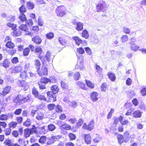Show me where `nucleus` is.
<instances>
[{
	"label": "nucleus",
	"mask_w": 146,
	"mask_h": 146,
	"mask_svg": "<svg viewBox=\"0 0 146 146\" xmlns=\"http://www.w3.org/2000/svg\"><path fill=\"white\" fill-rule=\"evenodd\" d=\"M14 102L17 104L20 105L27 102H31L33 101V99L29 95L26 97H24L21 95H18L14 100Z\"/></svg>",
	"instance_id": "1"
},
{
	"label": "nucleus",
	"mask_w": 146,
	"mask_h": 146,
	"mask_svg": "<svg viewBox=\"0 0 146 146\" xmlns=\"http://www.w3.org/2000/svg\"><path fill=\"white\" fill-rule=\"evenodd\" d=\"M51 91L47 92V94L48 96L50 97L51 100L52 98L53 102H54L56 100V94L58 93L59 89L57 85H54L51 87Z\"/></svg>",
	"instance_id": "2"
},
{
	"label": "nucleus",
	"mask_w": 146,
	"mask_h": 146,
	"mask_svg": "<svg viewBox=\"0 0 146 146\" xmlns=\"http://www.w3.org/2000/svg\"><path fill=\"white\" fill-rule=\"evenodd\" d=\"M107 9L106 2L104 1H100L99 2L96 6V10L97 12H105Z\"/></svg>",
	"instance_id": "3"
},
{
	"label": "nucleus",
	"mask_w": 146,
	"mask_h": 146,
	"mask_svg": "<svg viewBox=\"0 0 146 146\" xmlns=\"http://www.w3.org/2000/svg\"><path fill=\"white\" fill-rule=\"evenodd\" d=\"M66 11L65 7L64 6L61 5L57 7L55 10V12L57 16L62 17L65 15Z\"/></svg>",
	"instance_id": "4"
},
{
	"label": "nucleus",
	"mask_w": 146,
	"mask_h": 146,
	"mask_svg": "<svg viewBox=\"0 0 146 146\" xmlns=\"http://www.w3.org/2000/svg\"><path fill=\"white\" fill-rule=\"evenodd\" d=\"M25 22L26 23L25 24L21 25L19 27L20 29L24 31H26L27 30L28 28L27 27V25L29 27H31L32 26L33 24V21L31 19H29V20L27 19Z\"/></svg>",
	"instance_id": "5"
},
{
	"label": "nucleus",
	"mask_w": 146,
	"mask_h": 146,
	"mask_svg": "<svg viewBox=\"0 0 146 146\" xmlns=\"http://www.w3.org/2000/svg\"><path fill=\"white\" fill-rule=\"evenodd\" d=\"M136 41V39L134 37L131 38L130 41V48L132 50L135 52L137 51L139 48V46L135 44Z\"/></svg>",
	"instance_id": "6"
},
{
	"label": "nucleus",
	"mask_w": 146,
	"mask_h": 146,
	"mask_svg": "<svg viewBox=\"0 0 146 146\" xmlns=\"http://www.w3.org/2000/svg\"><path fill=\"white\" fill-rule=\"evenodd\" d=\"M94 122L93 120L91 121L87 125L86 123H84L82 127L83 129H86L90 131L94 128Z\"/></svg>",
	"instance_id": "7"
},
{
	"label": "nucleus",
	"mask_w": 146,
	"mask_h": 146,
	"mask_svg": "<svg viewBox=\"0 0 146 146\" xmlns=\"http://www.w3.org/2000/svg\"><path fill=\"white\" fill-rule=\"evenodd\" d=\"M61 137V136L59 135L52 136L50 138L48 139L46 144L48 145L52 144L55 141H58Z\"/></svg>",
	"instance_id": "8"
},
{
	"label": "nucleus",
	"mask_w": 146,
	"mask_h": 146,
	"mask_svg": "<svg viewBox=\"0 0 146 146\" xmlns=\"http://www.w3.org/2000/svg\"><path fill=\"white\" fill-rule=\"evenodd\" d=\"M37 72L38 74L40 76H43L47 75V68L44 66L43 67L41 70L40 68L37 69Z\"/></svg>",
	"instance_id": "9"
},
{
	"label": "nucleus",
	"mask_w": 146,
	"mask_h": 146,
	"mask_svg": "<svg viewBox=\"0 0 146 146\" xmlns=\"http://www.w3.org/2000/svg\"><path fill=\"white\" fill-rule=\"evenodd\" d=\"M98 94L96 92H93L90 94V96L91 100L93 102H95L97 101L98 98L97 96Z\"/></svg>",
	"instance_id": "10"
},
{
	"label": "nucleus",
	"mask_w": 146,
	"mask_h": 146,
	"mask_svg": "<svg viewBox=\"0 0 146 146\" xmlns=\"http://www.w3.org/2000/svg\"><path fill=\"white\" fill-rule=\"evenodd\" d=\"M32 40L37 44H40L42 42L41 38L39 36L37 35L33 36L32 38Z\"/></svg>",
	"instance_id": "11"
},
{
	"label": "nucleus",
	"mask_w": 146,
	"mask_h": 146,
	"mask_svg": "<svg viewBox=\"0 0 146 146\" xmlns=\"http://www.w3.org/2000/svg\"><path fill=\"white\" fill-rule=\"evenodd\" d=\"M76 69H79L80 70H82L84 68L83 62L80 59L78 60L77 64L75 66Z\"/></svg>",
	"instance_id": "12"
},
{
	"label": "nucleus",
	"mask_w": 146,
	"mask_h": 146,
	"mask_svg": "<svg viewBox=\"0 0 146 146\" xmlns=\"http://www.w3.org/2000/svg\"><path fill=\"white\" fill-rule=\"evenodd\" d=\"M10 62L7 59H5L3 62H0V65L6 68L9 66Z\"/></svg>",
	"instance_id": "13"
},
{
	"label": "nucleus",
	"mask_w": 146,
	"mask_h": 146,
	"mask_svg": "<svg viewBox=\"0 0 146 146\" xmlns=\"http://www.w3.org/2000/svg\"><path fill=\"white\" fill-rule=\"evenodd\" d=\"M11 87L10 86H8L4 87L3 90L1 94L3 96H5L7 94L9 93L11 90Z\"/></svg>",
	"instance_id": "14"
},
{
	"label": "nucleus",
	"mask_w": 146,
	"mask_h": 146,
	"mask_svg": "<svg viewBox=\"0 0 146 146\" xmlns=\"http://www.w3.org/2000/svg\"><path fill=\"white\" fill-rule=\"evenodd\" d=\"M72 38L74 40L76 44L78 46H79L80 44L82 42V40L78 36H73L72 37Z\"/></svg>",
	"instance_id": "15"
},
{
	"label": "nucleus",
	"mask_w": 146,
	"mask_h": 146,
	"mask_svg": "<svg viewBox=\"0 0 146 146\" xmlns=\"http://www.w3.org/2000/svg\"><path fill=\"white\" fill-rule=\"evenodd\" d=\"M142 112L139 110L135 111L133 113V117L135 118L140 117L142 115Z\"/></svg>",
	"instance_id": "16"
},
{
	"label": "nucleus",
	"mask_w": 146,
	"mask_h": 146,
	"mask_svg": "<svg viewBox=\"0 0 146 146\" xmlns=\"http://www.w3.org/2000/svg\"><path fill=\"white\" fill-rule=\"evenodd\" d=\"M60 127L62 130H69L71 129V127L69 125L65 123L62 124Z\"/></svg>",
	"instance_id": "17"
},
{
	"label": "nucleus",
	"mask_w": 146,
	"mask_h": 146,
	"mask_svg": "<svg viewBox=\"0 0 146 146\" xmlns=\"http://www.w3.org/2000/svg\"><path fill=\"white\" fill-rule=\"evenodd\" d=\"M76 84L80 88L83 90H86L87 88L86 87L85 84L84 83L81 81H78L76 82Z\"/></svg>",
	"instance_id": "18"
},
{
	"label": "nucleus",
	"mask_w": 146,
	"mask_h": 146,
	"mask_svg": "<svg viewBox=\"0 0 146 146\" xmlns=\"http://www.w3.org/2000/svg\"><path fill=\"white\" fill-rule=\"evenodd\" d=\"M85 141L87 144H90L91 143V136L90 134H85L84 136Z\"/></svg>",
	"instance_id": "19"
},
{
	"label": "nucleus",
	"mask_w": 146,
	"mask_h": 146,
	"mask_svg": "<svg viewBox=\"0 0 146 146\" xmlns=\"http://www.w3.org/2000/svg\"><path fill=\"white\" fill-rule=\"evenodd\" d=\"M76 28V30L78 31H82L83 29V25L82 23L81 22H78L77 24Z\"/></svg>",
	"instance_id": "20"
},
{
	"label": "nucleus",
	"mask_w": 146,
	"mask_h": 146,
	"mask_svg": "<svg viewBox=\"0 0 146 146\" xmlns=\"http://www.w3.org/2000/svg\"><path fill=\"white\" fill-rule=\"evenodd\" d=\"M108 75L110 80L113 81H114L116 79V77L115 74L113 73L109 72L108 73Z\"/></svg>",
	"instance_id": "21"
},
{
	"label": "nucleus",
	"mask_w": 146,
	"mask_h": 146,
	"mask_svg": "<svg viewBox=\"0 0 146 146\" xmlns=\"http://www.w3.org/2000/svg\"><path fill=\"white\" fill-rule=\"evenodd\" d=\"M77 52L79 53V56L77 54V56L78 57V58L79 59H80V56H82V55H80V54H83L84 53L85 51L84 49L82 47H80L78 48L77 49Z\"/></svg>",
	"instance_id": "22"
},
{
	"label": "nucleus",
	"mask_w": 146,
	"mask_h": 146,
	"mask_svg": "<svg viewBox=\"0 0 146 146\" xmlns=\"http://www.w3.org/2000/svg\"><path fill=\"white\" fill-rule=\"evenodd\" d=\"M117 138L118 141L120 144H121L124 141V139L123 136L122 135L120 134L118 135H117Z\"/></svg>",
	"instance_id": "23"
},
{
	"label": "nucleus",
	"mask_w": 146,
	"mask_h": 146,
	"mask_svg": "<svg viewBox=\"0 0 146 146\" xmlns=\"http://www.w3.org/2000/svg\"><path fill=\"white\" fill-rule=\"evenodd\" d=\"M31 134L32 133L29 128H27L24 130V136L26 138L29 137Z\"/></svg>",
	"instance_id": "24"
},
{
	"label": "nucleus",
	"mask_w": 146,
	"mask_h": 146,
	"mask_svg": "<svg viewBox=\"0 0 146 146\" xmlns=\"http://www.w3.org/2000/svg\"><path fill=\"white\" fill-rule=\"evenodd\" d=\"M82 36L83 37L85 38L86 39L88 38L89 37V35L88 31L85 29L82 31Z\"/></svg>",
	"instance_id": "25"
},
{
	"label": "nucleus",
	"mask_w": 146,
	"mask_h": 146,
	"mask_svg": "<svg viewBox=\"0 0 146 146\" xmlns=\"http://www.w3.org/2000/svg\"><path fill=\"white\" fill-rule=\"evenodd\" d=\"M19 18L22 22L25 21L27 20L26 16L24 13H20L19 17Z\"/></svg>",
	"instance_id": "26"
},
{
	"label": "nucleus",
	"mask_w": 146,
	"mask_h": 146,
	"mask_svg": "<svg viewBox=\"0 0 146 146\" xmlns=\"http://www.w3.org/2000/svg\"><path fill=\"white\" fill-rule=\"evenodd\" d=\"M27 72L26 70H24L23 72H21V73L20 74V77L21 78L24 79L27 77H28V75L27 74Z\"/></svg>",
	"instance_id": "27"
},
{
	"label": "nucleus",
	"mask_w": 146,
	"mask_h": 146,
	"mask_svg": "<svg viewBox=\"0 0 146 146\" xmlns=\"http://www.w3.org/2000/svg\"><path fill=\"white\" fill-rule=\"evenodd\" d=\"M17 84L19 86L23 87L25 86L26 84V82L24 80H18L17 81Z\"/></svg>",
	"instance_id": "28"
},
{
	"label": "nucleus",
	"mask_w": 146,
	"mask_h": 146,
	"mask_svg": "<svg viewBox=\"0 0 146 146\" xmlns=\"http://www.w3.org/2000/svg\"><path fill=\"white\" fill-rule=\"evenodd\" d=\"M16 29L15 30H14L13 31V35L15 36H19L21 35L22 32L21 31V29Z\"/></svg>",
	"instance_id": "29"
},
{
	"label": "nucleus",
	"mask_w": 146,
	"mask_h": 146,
	"mask_svg": "<svg viewBox=\"0 0 146 146\" xmlns=\"http://www.w3.org/2000/svg\"><path fill=\"white\" fill-rule=\"evenodd\" d=\"M48 82H49L48 79L45 77H44L41 78L39 82L42 84L44 83V84H46Z\"/></svg>",
	"instance_id": "30"
},
{
	"label": "nucleus",
	"mask_w": 146,
	"mask_h": 146,
	"mask_svg": "<svg viewBox=\"0 0 146 146\" xmlns=\"http://www.w3.org/2000/svg\"><path fill=\"white\" fill-rule=\"evenodd\" d=\"M123 137L124 138V142H127L129 140V133L128 131L125 132L124 134Z\"/></svg>",
	"instance_id": "31"
},
{
	"label": "nucleus",
	"mask_w": 146,
	"mask_h": 146,
	"mask_svg": "<svg viewBox=\"0 0 146 146\" xmlns=\"http://www.w3.org/2000/svg\"><path fill=\"white\" fill-rule=\"evenodd\" d=\"M55 110L57 113H60L62 111V107L59 105H57L55 107Z\"/></svg>",
	"instance_id": "32"
},
{
	"label": "nucleus",
	"mask_w": 146,
	"mask_h": 146,
	"mask_svg": "<svg viewBox=\"0 0 146 146\" xmlns=\"http://www.w3.org/2000/svg\"><path fill=\"white\" fill-rule=\"evenodd\" d=\"M85 82L86 84L89 87L91 88H94V84L92 83L91 81L86 80Z\"/></svg>",
	"instance_id": "33"
},
{
	"label": "nucleus",
	"mask_w": 146,
	"mask_h": 146,
	"mask_svg": "<svg viewBox=\"0 0 146 146\" xmlns=\"http://www.w3.org/2000/svg\"><path fill=\"white\" fill-rule=\"evenodd\" d=\"M19 11L21 14L24 13L26 11V9L25 6L22 5V6L19 8Z\"/></svg>",
	"instance_id": "34"
},
{
	"label": "nucleus",
	"mask_w": 146,
	"mask_h": 146,
	"mask_svg": "<svg viewBox=\"0 0 146 146\" xmlns=\"http://www.w3.org/2000/svg\"><path fill=\"white\" fill-rule=\"evenodd\" d=\"M8 119V116L7 114H2L0 115V120L5 121Z\"/></svg>",
	"instance_id": "35"
},
{
	"label": "nucleus",
	"mask_w": 146,
	"mask_h": 146,
	"mask_svg": "<svg viewBox=\"0 0 146 146\" xmlns=\"http://www.w3.org/2000/svg\"><path fill=\"white\" fill-rule=\"evenodd\" d=\"M27 7L29 9H32L34 7V5L31 2L29 1L27 3Z\"/></svg>",
	"instance_id": "36"
},
{
	"label": "nucleus",
	"mask_w": 146,
	"mask_h": 146,
	"mask_svg": "<svg viewBox=\"0 0 146 146\" xmlns=\"http://www.w3.org/2000/svg\"><path fill=\"white\" fill-rule=\"evenodd\" d=\"M5 46L7 48H13L14 47L15 45L11 41H8L6 44Z\"/></svg>",
	"instance_id": "37"
},
{
	"label": "nucleus",
	"mask_w": 146,
	"mask_h": 146,
	"mask_svg": "<svg viewBox=\"0 0 146 146\" xmlns=\"http://www.w3.org/2000/svg\"><path fill=\"white\" fill-rule=\"evenodd\" d=\"M46 137L45 136H41L39 139V142L40 143H44L46 141Z\"/></svg>",
	"instance_id": "38"
},
{
	"label": "nucleus",
	"mask_w": 146,
	"mask_h": 146,
	"mask_svg": "<svg viewBox=\"0 0 146 146\" xmlns=\"http://www.w3.org/2000/svg\"><path fill=\"white\" fill-rule=\"evenodd\" d=\"M36 129L37 128L36 127L35 125H33L32 128L31 129H29L30 131L33 134V133H37V131Z\"/></svg>",
	"instance_id": "39"
},
{
	"label": "nucleus",
	"mask_w": 146,
	"mask_h": 146,
	"mask_svg": "<svg viewBox=\"0 0 146 146\" xmlns=\"http://www.w3.org/2000/svg\"><path fill=\"white\" fill-rule=\"evenodd\" d=\"M58 41L60 44L62 45H64L65 44L67 43L66 40L61 37H59L58 38Z\"/></svg>",
	"instance_id": "40"
},
{
	"label": "nucleus",
	"mask_w": 146,
	"mask_h": 146,
	"mask_svg": "<svg viewBox=\"0 0 146 146\" xmlns=\"http://www.w3.org/2000/svg\"><path fill=\"white\" fill-rule=\"evenodd\" d=\"M50 51H48L45 56V57L48 62H50V57L51 55V53Z\"/></svg>",
	"instance_id": "41"
},
{
	"label": "nucleus",
	"mask_w": 146,
	"mask_h": 146,
	"mask_svg": "<svg viewBox=\"0 0 146 146\" xmlns=\"http://www.w3.org/2000/svg\"><path fill=\"white\" fill-rule=\"evenodd\" d=\"M48 128L49 131H52L56 129V127L53 124H50L48 125Z\"/></svg>",
	"instance_id": "42"
},
{
	"label": "nucleus",
	"mask_w": 146,
	"mask_h": 146,
	"mask_svg": "<svg viewBox=\"0 0 146 146\" xmlns=\"http://www.w3.org/2000/svg\"><path fill=\"white\" fill-rule=\"evenodd\" d=\"M31 120L29 119H27V120L23 123V125L27 127H28L31 125Z\"/></svg>",
	"instance_id": "43"
},
{
	"label": "nucleus",
	"mask_w": 146,
	"mask_h": 146,
	"mask_svg": "<svg viewBox=\"0 0 146 146\" xmlns=\"http://www.w3.org/2000/svg\"><path fill=\"white\" fill-rule=\"evenodd\" d=\"M30 51L29 48H25L23 51V54L24 56H28L29 53Z\"/></svg>",
	"instance_id": "44"
},
{
	"label": "nucleus",
	"mask_w": 146,
	"mask_h": 146,
	"mask_svg": "<svg viewBox=\"0 0 146 146\" xmlns=\"http://www.w3.org/2000/svg\"><path fill=\"white\" fill-rule=\"evenodd\" d=\"M91 39V42H93L94 44H97L99 42L98 39L94 37H92Z\"/></svg>",
	"instance_id": "45"
},
{
	"label": "nucleus",
	"mask_w": 146,
	"mask_h": 146,
	"mask_svg": "<svg viewBox=\"0 0 146 146\" xmlns=\"http://www.w3.org/2000/svg\"><path fill=\"white\" fill-rule=\"evenodd\" d=\"M7 17V19L11 22H13L15 20V16L11 15L8 16Z\"/></svg>",
	"instance_id": "46"
},
{
	"label": "nucleus",
	"mask_w": 146,
	"mask_h": 146,
	"mask_svg": "<svg viewBox=\"0 0 146 146\" xmlns=\"http://www.w3.org/2000/svg\"><path fill=\"white\" fill-rule=\"evenodd\" d=\"M43 114L39 112L38 113V115L36 116V118L38 120H41L43 118Z\"/></svg>",
	"instance_id": "47"
},
{
	"label": "nucleus",
	"mask_w": 146,
	"mask_h": 146,
	"mask_svg": "<svg viewBox=\"0 0 146 146\" xmlns=\"http://www.w3.org/2000/svg\"><path fill=\"white\" fill-rule=\"evenodd\" d=\"M80 76V73L78 72H76L74 74V79L75 80H79Z\"/></svg>",
	"instance_id": "48"
},
{
	"label": "nucleus",
	"mask_w": 146,
	"mask_h": 146,
	"mask_svg": "<svg viewBox=\"0 0 146 146\" xmlns=\"http://www.w3.org/2000/svg\"><path fill=\"white\" fill-rule=\"evenodd\" d=\"M17 123L15 121H12L8 124L10 128L11 127L15 128L17 126Z\"/></svg>",
	"instance_id": "49"
},
{
	"label": "nucleus",
	"mask_w": 146,
	"mask_h": 146,
	"mask_svg": "<svg viewBox=\"0 0 146 146\" xmlns=\"http://www.w3.org/2000/svg\"><path fill=\"white\" fill-rule=\"evenodd\" d=\"M54 36V33H49L46 35V37L48 39H52L53 38Z\"/></svg>",
	"instance_id": "50"
},
{
	"label": "nucleus",
	"mask_w": 146,
	"mask_h": 146,
	"mask_svg": "<svg viewBox=\"0 0 146 146\" xmlns=\"http://www.w3.org/2000/svg\"><path fill=\"white\" fill-rule=\"evenodd\" d=\"M84 49L88 55H90L92 54V51L89 47H85Z\"/></svg>",
	"instance_id": "51"
},
{
	"label": "nucleus",
	"mask_w": 146,
	"mask_h": 146,
	"mask_svg": "<svg viewBox=\"0 0 146 146\" xmlns=\"http://www.w3.org/2000/svg\"><path fill=\"white\" fill-rule=\"evenodd\" d=\"M49 82L51 83H55L56 82V78L54 76L50 77V78L48 79Z\"/></svg>",
	"instance_id": "52"
},
{
	"label": "nucleus",
	"mask_w": 146,
	"mask_h": 146,
	"mask_svg": "<svg viewBox=\"0 0 146 146\" xmlns=\"http://www.w3.org/2000/svg\"><path fill=\"white\" fill-rule=\"evenodd\" d=\"M68 136L71 140H74L76 138V135L72 133H70L69 134Z\"/></svg>",
	"instance_id": "53"
},
{
	"label": "nucleus",
	"mask_w": 146,
	"mask_h": 146,
	"mask_svg": "<svg viewBox=\"0 0 146 146\" xmlns=\"http://www.w3.org/2000/svg\"><path fill=\"white\" fill-rule=\"evenodd\" d=\"M7 25L9 27H11L12 29H14L17 27V25L13 23H8L7 24Z\"/></svg>",
	"instance_id": "54"
},
{
	"label": "nucleus",
	"mask_w": 146,
	"mask_h": 146,
	"mask_svg": "<svg viewBox=\"0 0 146 146\" xmlns=\"http://www.w3.org/2000/svg\"><path fill=\"white\" fill-rule=\"evenodd\" d=\"M5 144L8 146H11L12 144L10 139H6L4 141Z\"/></svg>",
	"instance_id": "55"
},
{
	"label": "nucleus",
	"mask_w": 146,
	"mask_h": 146,
	"mask_svg": "<svg viewBox=\"0 0 146 146\" xmlns=\"http://www.w3.org/2000/svg\"><path fill=\"white\" fill-rule=\"evenodd\" d=\"M32 94L35 98L39 94L38 92L35 88H33Z\"/></svg>",
	"instance_id": "56"
},
{
	"label": "nucleus",
	"mask_w": 146,
	"mask_h": 146,
	"mask_svg": "<svg viewBox=\"0 0 146 146\" xmlns=\"http://www.w3.org/2000/svg\"><path fill=\"white\" fill-rule=\"evenodd\" d=\"M44 24L43 21L42 20L40 17H39L38 20V25L40 26L43 25Z\"/></svg>",
	"instance_id": "57"
},
{
	"label": "nucleus",
	"mask_w": 146,
	"mask_h": 146,
	"mask_svg": "<svg viewBox=\"0 0 146 146\" xmlns=\"http://www.w3.org/2000/svg\"><path fill=\"white\" fill-rule=\"evenodd\" d=\"M55 107V104H50L48 105V107L49 110H52Z\"/></svg>",
	"instance_id": "58"
},
{
	"label": "nucleus",
	"mask_w": 146,
	"mask_h": 146,
	"mask_svg": "<svg viewBox=\"0 0 146 146\" xmlns=\"http://www.w3.org/2000/svg\"><path fill=\"white\" fill-rule=\"evenodd\" d=\"M11 129L10 128H7L5 131V134L6 135H9L11 133Z\"/></svg>",
	"instance_id": "59"
},
{
	"label": "nucleus",
	"mask_w": 146,
	"mask_h": 146,
	"mask_svg": "<svg viewBox=\"0 0 146 146\" xmlns=\"http://www.w3.org/2000/svg\"><path fill=\"white\" fill-rule=\"evenodd\" d=\"M140 92L143 96H145L146 95V87H144L141 90Z\"/></svg>",
	"instance_id": "60"
},
{
	"label": "nucleus",
	"mask_w": 146,
	"mask_h": 146,
	"mask_svg": "<svg viewBox=\"0 0 146 146\" xmlns=\"http://www.w3.org/2000/svg\"><path fill=\"white\" fill-rule=\"evenodd\" d=\"M35 52L38 53L39 54H41L42 52V50L40 47H37L35 49Z\"/></svg>",
	"instance_id": "61"
},
{
	"label": "nucleus",
	"mask_w": 146,
	"mask_h": 146,
	"mask_svg": "<svg viewBox=\"0 0 146 146\" xmlns=\"http://www.w3.org/2000/svg\"><path fill=\"white\" fill-rule=\"evenodd\" d=\"M123 31L124 33L126 34H129L130 32V30L129 29L125 27H124L123 28Z\"/></svg>",
	"instance_id": "62"
},
{
	"label": "nucleus",
	"mask_w": 146,
	"mask_h": 146,
	"mask_svg": "<svg viewBox=\"0 0 146 146\" xmlns=\"http://www.w3.org/2000/svg\"><path fill=\"white\" fill-rule=\"evenodd\" d=\"M128 36L127 35H123L121 37V39L122 42H124L127 41L128 39Z\"/></svg>",
	"instance_id": "63"
},
{
	"label": "nucleus",
	"mask_w": 146,
	"mask_h": 146,
	"mask_svg": "<svg viewBox=\"0 0 146 146\" xmlns=\"http://www.w3.org/2000/svg\"><path fill=\"white\" fill-rule=\"evenodd\" d=\"M83 122V121L82 119H79L77 123V127H79L81 126Z\"/></svg>",
	"instance_id": "64"
}]
</instances>
